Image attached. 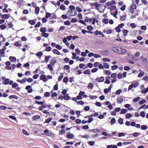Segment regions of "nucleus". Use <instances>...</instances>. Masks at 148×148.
Here are the masks:
<instances>
[{
    "label": "nucleus",
    "mask_w": 148,
    "mask_h": 148,
    "mask_svg": "<svg viewBox=\"0 0 148 148\" xmlns=\"http://www.w3.org/2000/svg\"><path fill=\"white\" fill-rule=\"evenodd\" d=\"M127 52V51L121 48H119L117 53L120 54H125Z\"/></svg>",
    "instance_id": "obj_1"
},
{
    "label": "nucleus",
    "mask_w": 148,
    "mask_h": 148,
    "mask_svg": "<svg viewBox=\"0 0 148 148\" xmlns=\"http://www.w3.org/2000/svg\"><path fill=\"white\" fill-rule=\"evenodd\" d=\"M2 79L3 81H4V84L7 85L9 84V79H7L5 77H2Z\"/></svg>",
    "instance_id": "obj_2"
},
{
    "label": "nucleus",
    "mask_w": 148,
    "mask_h": 148,
    "mask_svg": "<svg viewBox=\"0 0 148 148\" xmlns=\"http://www.w3.org/2000/svg\"><path fill=\"white\" fill-rule=\"evenodd\" d=\"M75 7L73 5H70L69 7L70 10H73L74 11V14L72 15V16H75L77 15V12L75 10Z\"/></svg>",
    "instance_id": "obj_3"
},
{
    "label": "nucleus",
    "mask_w": 148,
    "mask_h": 148,
    "mask_svg": "<svg viewBox=\"0 0 148 148\" xmlns=\"http://www.w3.org/2000/svg\"><path fill=\"white\" fill-rule=\"evenodd\" d=\"M46 75H42L40 77V79L42 80L43 81L45 82L47 81L48 79L47 78H46Z\"/></svg>",
    "instance_id": "obj_4"
},
{
    "label": "nucleus",
    "mask_w": 148,
    "mask_h": 148,
    "mask_svg": "<svg viewBox=\"0 0 148 148\" xmlns=\"http://www.w3.org/2000/svg\"><path fill=\"white\" fill-rule=\"evenodd\" d=\"M74 11L71 10H69L66 12V14L69 16H72L74 14Z\"/></svg>",
    "instance_id": "obj_5"
},
{
    "label": "nucleus",
    "mask_w": 148,
    "mask_h": 148,
    "mask_svg": "<svg viewBox=\"0 0 148 148\" xmlns=\"http://www.w3.org/2000/svg\"><path fill=\"white\" fill-rule=\"evenodd\" d=\"M44 132L45 134L42 133V134L43 135H45L47 136H50L51 135V133L49 132V130L47 129L45 130Z\"/></svg>",
    "instance_id": "obj_6"
},
{
    "label": "nucleus",
    "mask_w": 148,
    "mask_h": 148,
    "mask_svg": "<svg viewBox=\"0 0 148 148\" xmlns=\"http://www.w3.org/2000/svg\"><path fill=\"white\" fill-rule=\"evenodd\" d=\"M123 100L122 98L121 97H119L117 98V102L121 104L122 103Z\"/></svg>",
    "instance_id": "obj_7"
},
{
    "label": "nucleus",
    "mask_w": 148,
    "mask_h": 148,
    "mask_svg": "<svg viewBox=\"0 0 148 148\" xmlns=\"http://www.w3.org/2000/svg\"><path fill=\"white\" fill-rule=\"evenodd\" d=\"M127 54L128 55V56L126 57V58L127 60H130V57H132L133 59H134L135 58V57L134 56H133L132 55H131L130 53H127Z\"/></svg>",
    "instance_id": "obj_8"
},
{
    "label": "nucleus",
    "mask_w": 148,
    "mask_h": 148,
    "mask_svg": "<svg viewBox=\"0 0 148 148\" xmlns=\"http://www.w3.org/2000/svg\"><path fill=\"white\" fill-rule=\"evenodd\" d=\"M118 48L117 47H114L112 48V50L114 52L117 53Z\"/></svg>",
    "instance_id": "obj_9"
},
{
    "label": "nucleus",
    "mask_w": 148,
    "mask_h": 148,
    "mask_svg": "<svg viewBox=\"0 0 148 148\" xmlns=\"http://www.w3.org/2000/svg\"><path fill=\"white\" fill-rule=\"evenodd\" d=\"M66 136L68 138H73L74 137V135L70 133L67 135Z\"/></svg>",
    "instance_id": "obj_10"
},
{
    "label": "nucleus",
    "mask_w": 148,
    "mask_h": 148,
    "mask_svg": "<svg viewBox=\"0 0 148 148\" xmlns=\"http://www.w3.org/2000/svg\"><path fill=\"white\" fill-rule=\"evenodd\" d=\"M9 59L11 62H15L16 60V58L15 57L11 56L9 57Z\"/></svg>",
    "instance_id": "obj_11"
},
{
    "label": "nucleus",
    "mask_w": 148,
    "mask_h": 148,
    "mask_svg": "<svg viewBox=\"0 0 148 148\" xmlns=\"http://www.w3.org/2000/svg\"><path fill=\"white\" fill-rule=\"evenodd\" d=\"M53 53L55 54H57L58 55H59L60 54V53L59 51L56 49H54L53 50Z\"/></svg>",
    "instance_id": "obj_12"
},
{
    "label": "nucleus",
    "mask_w": 148,
    "mask_h": 148,
    "mask_svg": "<svg viewBox=\"0 0 148 148\" xmlns=\"http://www.w3.org/2000/svg\"><path fill=\"white\" fill-rule=\"evenodd\" d=\"M63 99L65 100H68L70 98V97L68 95V94H66L63 96Z\"/></svg>",
    "instance_id": "obj_13"
},
{
    "label": "nucleus",
    "mask_w": 148,
    "mask_h": 148,
    "mask_svg": "<svg viewBox=\"0 0 148 148\" xmlns=\"http://www.w3.org/2000/svg\"><path fill=\"white\" fill-rule=\"evenodd\" d=\"M9 98L10 99H12L14 98L17 99H18V97L16 95H12L9 96Z\"/></svg>",
    "instance_id": "obj_14"
},
{
    "label": "nucleus",
    "mask_w": 148,
    "mask_h": 148,
    "mask_svg": "<svg viewBox=\"0 0 148 148\" xmlns=\"http://www.w3.org/2000/svg\"><path fill=\"white\" fill-rule=\"evenodd\" d=\"M9 18V16L8 14H3L1 16V18H4L6 19L8 18Z\"/></svg>",
    "instance_id": "obj_15"
},
{
    "label": "nucleus",
    "mask_w": 148,
    "mask_h": 148,
    "mask_svg": "<svg viewBox=\"0 0 148 148\" xmlns=\"http://www.w3.org/2000/svg\"><path fill=\"white\" fill-rule=\"evenodd\" d=\"M40 10V9L39 7H36L35 8V12L36 15H37Z\"/></svg>",
    "instance_id": "obj_16"
},
{
    "label": "nucleus",
    "mask_w": 148,
    "mask_h": 148,
    "mask_svg": "<svg viewBox=\"0 0 148 148\" xmlns=\"http://www.w3.org/2000/svg\"><path fill=\"white\" fill-rule=\"evenodd\" d=\"M40 118V116L39 115H36L34 116L33 119L34 120H36L37 119H39Z\"/></svg>",
    "instance_id": "obj_17"
},
{
    "label": "nucleus",
    "mask_w": 148,
    "mask_h": 148,
    "mask_svg": "<svg viewBox=\"0 0 148 148\" xmlns=\"http://www.w3.org/2000/svg\"><path fill=\"white\" fill-rule=\"evenodd\" d=\"M140 71H141V73H140L138 74V77H140L141 76H143L145 74L144 73L143 71H142L141 70H140Z\"/></svg>",
    "instance_id": "obj_18"
},
{
    "label": "nucleus",
    "mask_w": 148,
    "mask_h": 148,
    "mask_svg": "<svg viewBox=\"0 0 148 148\" xmlns=\"http://www.w3.org/2000/svg\"><path fill=\"white\" fill-rule=\"evenodd\" d=\"M128 32V30L126 29L124 30L123 32V36H126L127 35Z\"/></svg>",
    "instance_id": "obj_19"
},
{
    "label": "nucleus",
    "mask_w": 148,
    "mask_h": 148,
    "mask_svg": "<svg viewBox=\"0 0 148 148\" xmlns=\"http://www.w3.org/2000/svg\"><path fill=\"white\" fill-rule=\"evenodd\" d=\"M132 84H134V85H133V87L136 88V87H138L139 86V83L138 82H135L134 83Z\"/></svg>",
    "instance_id": "obj_20"
},
{
    "label": "nucleus",
    "mask_w": 148,
    "mask_h": 148,
    "mask_svg": "<svg viewBox=\"0 0 148 148\" xmlns=\"http://www.w3.org/2000/svg\"><path fill=\"white\" fill-rule=\"evenodd\" d=\"M111 77L112 78L115 79L117 77L116 73H112L111 74Z\"/></svg>",
    "instance_id": "obj_21"
},
{
    "label": "nucleus",
    "mask_w": 148,
    "mask_h": 148,
    "mask_svg": "<svg viewBox=\"0 0 148 148\" xmlns=\"http://www.w3.org/2000/svg\"><path fill=\"white\" fill-rule=\"evenodd\" d=\"M29 22L32 25H34L35 23V20H30L29 21Z\"/></svg>",
    "instance_id": "obj_22"
},
{
    "label": "nucleus",
    "mask_w": 148,
    "mask_h": 148,
    "mask_svg": "<svg viewBox=\"0 0 148 148\" xmlns=\"http://www.w3.org/2000/svg\"><path fill=\"white\" fill-rule=\"evenodd\" d=\"M103 66L104 68L107 69H108L109 68L108 64L106 62L103 63Z\"/></svg>",
    "instance_id": "obj_23"
},
{
    "label": "nucleus",
    "mask_w": 148,
    "mask_h": 148,
    "mask_svg": "<svg viewBox=\"0 0 148 148\" xmlns=\"http://www.w3.org/2000/svg\"><path fill=\"white\" fill-rule=\"evenodd\" d=\"M46 28L45 27H42L40 29V31L42 33L45 32H46Z\"/></svg>",
    "instance_id": "obj_24"
},
{
    "label": "nucleus",
    "mask_w": 148,
    "mask_h": 148,
    "mask_svg": "<svg viewBox=\"0 0 148 148\" xmlns=\"http://www.w3.org/2000/svg\"><path fill=\"white\" fill-rule=\"evenodd\" d=\"M140 135V134L139 132H135L133 134L134 136L136 137Z\"/></svg>",
    "instance_id": "obj_25"
},
{
    "label": "nucleus",
    "mask_w": 148,
    "mask_h": 148,
    "mask_svg": "<svg viewBox=\"0 0 148 148\" xmlns=\"http://www.w3.org/2000/svg\"><path fill=\"white\" fill-rule=\"evenodd\" d=\"M148 92V88H146L145 90L143 89L141 90V92L143 93H145Z\"/></svg>",
    "instance_id": "obj_26"
},
{
    "label": "nucleus",
    "mask_w": 148,
    "mask_h": 148,
    "mask_svg": "<svg viewBox=\"0 0 148 148\" xmlns=\"http://www.w3.org/2000/svg\"><path fill=\"white\" fill-rule=\"evenodd\" d=\"M6 27V26L4 24L1 25L0 26V28L1 30H4Z\"/></svg>",
    "instance_id": "obj_27"
},
{
    "label": "nucleus",
    "mask_w": 148,
    "mask_h": 148,
    "mask_svg": "<svg viewBox=\"0 0 148 148\" xmlns=\"http://www.w3.org/2000/svg\"><path fill=\"white\" fill-rule=\"evenodd\" d=\"M126 17V15L123 16H121L120 20L121 21H124Z\"/></svg>",
    "instance_id": "obj_28"
},
{
    "label": "nucleus",
    "mask_w": 148,
    "mask_h": 148,
    "mask_svg": "<svg viewBox=\"0 0 148 148\" xmlns=\"http://www.w3.org/2000/svg\"><path fill=\"white\" fill-rule=\"evenodd\" d=\"M51 15H53L52 17H50V18L51 19L53 18L56 19V15L54 13H52L51 14Z\"/></svg>",
    "instance_id": "obj_29"
},
{
    "label": "nucleus",
    "mask_w": 148,
    "mask_h": 148,
    "mask_svg": "<svg viewBox=\"0 0 148 148\" xmlns=\"http://www.w3.org/2000/svg\"><path fill=\"white\" fill-rule=\"evenodd\" d=\"M147 128V125H143L141 126V129L142 130H146Z\"/></svg>",
    "instance_id": "obj_30"
},
{
    "label": "nucleus",
    "mask_w": 148,
    "mask_h": 148,
    "mask_svg": "<svg viewBox=\"0 0 148 148\" xmlns=\"http://www.w3.org/2000/svg\"><path fill=\"white\" fill-rule=\"evenodd\" d=\"M47 67L51 71H52L53 70V66L51 64H49L48 65Z\"/></svg>",
    "instance_id": "obj_31"
},
{
    "label": "nucleus",
    "mask_w": 148,
    "mask_h": 148,
    "mask_svg": "<svg viewBox=\"0 0 148 148\" xmlns=\"http://www.w3.org/2000/svg\"><path fill=\"white\" fill-rule=\"evenodd\" d=\"M140 99V97H137L134 99L133 101L135 102H136L139 101Z\"/></svg>",
    "instance_id": "obj_32"
},
{
    "label": "nucleus",
    "mask_w": 148,
    "mask_h": 148,
    "mask_svg": "<svg viewBox=\"0 0 148 148\" xmlns=\"http://www.w3.org/2000/svg\"><path fill=\"white\" fill-rule=\"evenodd\" d=\"M108 19L104 18L103 19L102 21L103 23H104L105 24H107L108 23Z\"/></svg>",
    "instance_id": "obj_33"
},
{
    "label": "nucleus",
    "mask_w": 148,
    "mask_h": 148,
    "mask_svg": "<svg viewBox=\"0 0 148 148\" xmlns=\"http://www.w3.org/2000/svg\"><path fill=\"white\" fill-rule=\"evenodd\" d=\"M52 119L51 118H48L47 119L44 123H49L51 120Z\"/></svg>",
    "instance_id": "obj_34"
},
{
    "label": "nucleus",
    "mask_w": 148,
    "mask_h": 148,
    "mask_svg": "<svg viewBox=\"0 0 148 148\" xmlns=\"http://www.w3.org/2000/svg\"><path fill=\"white\" fill-rule=\"evenodd\" d=\"M35 103L36 104H37L42 105L43 104H44V102L42 101L39 102L38 101H36Z\"/></svg>",
    "instance_id": "obj_35"
},
{
    "label": "nucleus",
    "mask_w": 148,
    "mask_h": 148,
    "mask_svg": "<svg viewBox=\"0 0 148 148\" xmlns=\"http://www.w3.org/2000/svg\"><path fill=\"white\" fill-rule=\"evenodd\" d=\"M118 123L121 125L123 124V119H120L118 120Z\"/></svg>",
    "instance_id": "obj_36"
},
{
    "label": "nucleus",
    "mask_w": 148,
    "mask_h": 148,
    "mask_svg": "<svg viewBox=\"0 0 148 148\" xmlns=\"http://www.w3.org/2000/svg\"><path fill=\"white\" fill-rule=\"evenodd\" d=\"M68 79L67 77H65L63 79V81L65 83H66L68 82Z\"/></svg>",
    "instance_id": "obj_37"
},
{
    "label": "nucleus",
    "mask_w": 148,
    "mask_h": 148,
    "mask_svg": "<svg viewBox=\"0 0 148 148\" xmlns=\"http://www.w3.org/2000/svg\"><path fill=\"white\" fill-rule=\"evenodd\" d=\"M56 48L59 50H61L62 48V47L58 44H57L56 45Z\"/></svg>",
    "instance_id": "obj_38"
},
{
    "label": "nucleus",
    "mask_w": 148,
    "mask_h": 148,
    "mask_svg": "<svg viewBox=\"0 0 148 148\" xmlns=\"http://www.w3.org/2000/svg\"><path fill=\"white\" fill-rule=\"evenodd\" d=\"M118 67V66L117 65H114L112 66V70H115L116 69H117Z\"/></svg>",
    "instance_id": "obj_39"
},
{
    "label": "nucleus",
    "mask_w": 148,
    "mask_h": 148,
    "mask_svg": "<svg viewBox=\"0 0 148 148\" xmlns=\"http://www.w3.org/2000/svg\"><path fill=\"white\" fill-rule=\"evenodd\" d=\"M101 31H99L98 30H96L95 32V34L96 35H97L98 34L101 35Z\"/></svg>",
    "instance_id": "obj_40"
},
{
    "label": "nucleus",
    "mask_w": 148,
    "mask_h": 148,
    "mask_svg": "<svg viewBox=\"0 0 148 148\" xmlns=\"http://www.w3.org/2000/svg\"><path fill=\"white\" fill-rule=\"evenodd\" d=\"M127 110L126 109H122L120 112L121 114H125L127 112Z\"/></svg>",
    "instance_id": "obj_41"
},
{
    "label": "nucleus",
    "mask_w": 148,
    "mask_h": 148,
    "mask_svg": "<svg viewBox=\"0 0 148 148\" xmlns=\"http://www.w3.org/2000/svg\"><path fill=\"white\" fill-rule=\"evenodd\" d=\"M122 90L121 89H119L117 90L115 93V94L117 95L120 94L122 92Z\"/></svg>",
    "instance_id": "obj_42"
},
{
    "label": "nucleus",
    "mask_w": 148,
    "mask_h": 148,
    "mask_svg": "<svg viewBox=\"0 0 148 148\" xmlns=\"http://www.w3.org/2000/svg\"><path fill=\"white\" fill-rule=\"evenodd\" d=\"M60 9L63 10H66L65 6L63 5H62L60 6Z\"/></svg>",
    "instance_id": "obj_43"
},
{
    "label": "nucleus",
    "mask_w": 148,
    "mask_h": 148,
    "mask_svg": "<svg viewBox=\"0 0 148 148\" xmlns=\"http://www.w3.org/2000/svg\"><path fill=\"white\" fill-rule=\"evenodd\" d=\"M51 48L50 47H48L46 48L45 51H49L51 50Z\"/></svg>",
    "instance_id": "obj_44"
},
{
    "label": "nucleus",
    "mask_w": 148,
    "mask_h": 148,
    "mask_svg": "<svg viewBox=\"0 0 148 148\" xmlns=\"http://www.w3.org/2000/svg\"><path fill=\"white\" fill-rule=\"evenodd\" d=\"M43 55V53L41 52H38L36 54V55L38 56L41 57Z\"/></svg>",
    "instance_id": "obj_45"
},
{
    "label": "nucleus",
    "mask_w": 148,
    "mask_h": 148,
    "mask_svg": "<svg viewBox=\"0 0 148 148\" xmlns=\"http://www.w3.org/2000/svg\"><path fill=\"white\" fill-rule=\"evenodd\" d=\"M88 87L91 89H92L93 87V85L91 83H89V84H88Z\"/></svg>",
    "instance_id": "obj_46"
},
{
    "label": "nucleus",
    "mask_w": 148,
    "mask_h": 148,
    "mask_svg": "<svg viewBox=\"0 0 148 148\" xmlns=\"http://www.w3.org/2000/svg\"><path fill=\"white\" fill-rule=\"evenodd\" d=\"M51 14L47 12L46 13V15L45 16V17L46 18H48L51 16Z\"/></svg>",
    "instance_id": "obj_47"
},
{
    "label": "nucleus",
    "mask_w": 148,
    "mask_h": 148,
    "mask_svg": "<svg viewBox=\"0 0 148 148\" xmlns=\"http://www.w3.org/2000/svg\"><path fill=\"white\" fill-rule=\"evenodd\" d=\"M104 80V78L103 77L101 76L99 78V82H102Z\"/></svg>",
    "instance_id": "obj_48"
},
{
    "label": "nucleus",
    "mask_w": 148,
    "mask_h": 148,
    "mask_svg": "<svg viewBox=\"0 0 148 148\" xmlns=\"http://www.w3.org/2000/svg\"><path fill=\"white\" fill-rule=\"evenodd\" d=\"M118 77L119 79L122 78L123 76L121 73H119L118 74Z\"/></svg>",
    "instance_id": "obj_49"
},
{
    "label": "nucleus",
    "mask_w": 148,
    "mask_h": 148,
    "mask_svg": "<svg viewBox=\"0 0 148 148\" xmlns=\"http://www.w3.org/2000/svg\"><path fill=\"white\" fill-rule=\"evenodd\" d=\"M15 45L17 47H19L21 46V45L19 44L18 41L16 42L15 43Z\"/></svg>",
    "instance_id": "obj_50"
},
{
    "label": "nucleus",
    "mask_w": 148,
    "mask_h": 148,
    "mask_svg": "<svg viewBox=\"0 0 148 148\" xmlns=\"http://www.w3.org/2000/svg\"><path fill=\"white\" fill-rule=\"evenodd\" d=\"M42 35L43 36H44L45 37H47L49 35L48 34L46 33L45 32H43L42 33Z\"/></svg>",
    "instance_id": "obj_51"
},
{
    "label": "nucleus",
    "mask_w": 148,
    "mask_h": 148,
    "mask_svg": "<svg viewBox=\"0 0 148 148\" xmlns=\"http://www.w3.org/2000/svg\"><path fill=\"white\" fill-rule=\"evenodd\" d=\"M140 116L143 117H144L145 116V113L144 111L141 112L140 113Z\"/></svg>",
    "instance_id": "obj_52"
},
{
    "label": "nucleus",
    "mask_w": 148,
    "mask_h": 148,
    "mask_svg": "<svg viewBox=\"0 0 148 148\" xmlns=\"http://www.w3.org/2000/svg\"><path fill=\"white\" fill-rule=\"evenodd\" d=\"M76 9L78 12H80L82 11L81 9L78 7H76Z\"/></svg>",
    "instance_id": "obj_53"
},
{
    "label": "nucleus",
    "mask_w": 148,
    "mask_h": 148,
    "mask_svg": "<svg viewBox=\"0 0 148 148\" xmlns=\"http://www.w3.org/2000/svg\"><path fill=\"white\" fill-rule=\"evenodd\" d=\"M103 60L104 62H110V60L107 58H104L103 59Z\"/></svg>",
    "instance_id": "obj_54"
},
{
    "label": "nucleus",
    "mask_w": 148,
    "mask_h": 148,
    "mask_svg": "<svg viewBox=\"0 0 148 148\" xmlns=\"http://www.w3.org/2000/svg\"><path fill=\"white\" fill-rule=\"evenodd\" d=\"M115 118H112L110 122L111 124H113L115 123Z\"/></svg>",
    "instance_id": "obj_55"
},
{
    "label": "nucleus",
    "mask_w": 148,
    "mask_h": 148,
    "mask_svg": "<svg viewBox=\"0 0 148 148\" xmlns=\"http://www.w3.org/2000/svg\"><path fill=\"white\" fill-rule=\"evenodd\" d=\"M56 60L55 59H53L51 60V62L50 63L52 65H53L54 64H55L56 63Z\"/></svg>",
    "instance_id": "obj_56"
},
{
    "label": "nucleus",
    "mask_w": 148,
    "mask_h": 148,
    "mask_svg": "<svg viewBox=\"0 0 148 148\" xmlns=\"http://www.w3.org/2000/svg\"><path fill=\"white\" fill-rule=\"evenodd\" d=\"M95 144V142L94 141H90L88 142V144L91 146H92L94 145Z\"/></svg>",
    "instance_id": "obj_57"
},
{
    "label": "nucleus",
    "mask_w": 148,
    "mask_h": 148,
    "mask_svg": "<svg viewBox=\"0 0 148 148\" xmlns=\"http://www.w3.org/2000/svg\"><path fill=\"white\" fill-rule=\"evenodd\" d=\"M131 114L130 113H127L126 114L125 117L127 118H129L131 117Z\"/></svg>",
    "instance_id": "obj_58"
},
{
    "label": "nucleus",
    "mask_w": 148,
    "mask_h": 148,
    "mask_svg": "<svg viewBox=\"0 0 148 148\" xmlns=\"http://www.w3.org/2000/svg\"><path fill=\"white\" fill-rule=\"evenodd\" d=\"M39 76V75L38 74H36L33 76V78L34 79H37Z\"/></svg>",
    "instance_id": "obj_59"
},
{
    "label": "nucleus",
    "mask_w": 148,
    "mask_h": 148,
    "mask_svg": "<svg viewBox=\"0 0 148 148\" xmlns=\"http://www.w3.org/2000/svg\"><path fill=\"white\" fill-rule=\"evenodd\" d=\"M77 104L79 105H83L84 104V102L82 101H79L77 102Z\"/></svg>",
    "instance_id": "obj_60"
},
{
    "label": "nucleus",
    "mask_w": 148,
    "mask_h": 148,
    "mask_svg": "<svg viewBox=\"0 0 148 148\" xmlns=\"http://www.w3.org/2000/svg\"><path fill=\"white\" fill-rule=\"evenodd\" d=\"M64 24L65 25H69L70 24L69 21H67L64 22Z\"/></svg>",
    "instance_id": "obj_61"
},
{
    "label": "nucleus",
    "mask_w": 148,
    "mask_h": 148,
    "mask_svg": "<svg viewBox=\"0 0 148 148\" xmlns=\"http://www.w3.org/2000/svg\"><path fill=\"white\" fill-rule=\"evenodd\" d=\"M27 80L28 82L31 83L33 82V79L32 78H29L27 79Z\"/></svg>",
    "instance_id": "obj_62"
},
{
    "label": "nucleus",
    "mask_w": 148,
    "mask_h": 148,
    "mask_svg": "<svg viewBox=\"0 0 148 148\" xmlns=\"http://www.w3.org/2000/svg\"><path fill=\"white\" fill-rule=\"evenodd\" d=\"M87 29L88 30H92L93 28L91 26H88L87 27Z\"/></svg>",
    "instance_id": "obj_63"
},
{
    "label": "nucleus",
    "mask_w": 148,
    "mask_h": 148,
    "mask_svg": "<svg viewBox=\"0 0 148 148\" xmlns=\"http://www.w3.org/2000/svg\"><path fill=\"white\" fill-rule=\"evenodd\" d=\"M64 69H65L66 70H67L70 68V66L69 65H65L64 66Z\"/></svg>",
    "instance_id": "obj_64"
}]
</instances>
